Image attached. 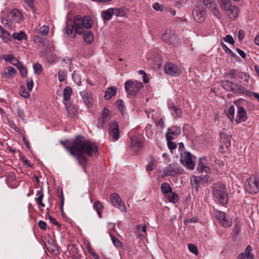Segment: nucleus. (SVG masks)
I'll use <instances>...</instances> for the list:
<instances>
[{
    "mask_svg": "<svg viewBox=\"0 0 259 259\" xmlns=\"http://www.w3.org/2000/svg\"><path fill=\"white\" fill-rule=\"evenodd\" d=\"M137 230L139 233H146L147 230L146 226L145 225H139L137 226Z\"/></svg>",
    "mask_w": 259,
    "mask_h": 259,
    "instance_id": "62",
    "label": "nucleus"
},
{
    "mask_svg": "<svg viewBox=\"0 0 259 259\" xmlns=\"http://www.w3.org/2000/svg\"><path fill=\"white\" fill-rule=\"evenodd\" d=\"M206 12L200 4L197 5L193 11V17L194 20L199 23L203 22L205 18Z\"/></svg>",
    "mask_w": 259,
    "mask_h": 259,
    "instance_id": "9",
    "label": "nucleus"
},
{
    "mask_svg": "<svg viewBox=\"0 0 259 259\" xmlns=\"http://www.w3.org/2000/svg\"><path fill=\"white\" fill-rule=\"evenodd\" d=\"M245 188L250 194H255L259 191V180L256 177H251L247 179Z\"/></svg>",
    "mask_w": 259,
    "mask_h": 259,
    "instance_id": "7",
    "label": "nucleus"
},
{
    "mask_svg": "<svg viewBox=\"0 0 259 259\" xmlns=\"http://www.w3.org/2000/svg\"><path fill=\"white\" fill-rule=\"evenodd\" d=\"M0 37L5 42H8L11 40L12 36L10 33L6 30L2 25H0Z\"/></svg>",
    "mask_w": 259,
    "mask_h": 259,
    "instance_id": "22",
    "label": "nucleus"
},
{
    "mask_svg": "<svg viewBox=\"0 0 259 259\" xmlns=\"http://www.w3.org/2000/svg\"><path fill=\"white\" fill-rule=\"evenodd\" d=\"M117 88L114 87H110L105 92L104 98L105 100H110L112 97L116 95Z\"/></svg>",
    "mask_w": 259,
    "mask_h": 259,
    "instance_id": "27",
    "label": "nucleus"
},
{
    "mask_svg": "<svg viewBox=\"0 0 259 259\" xmlns=\"http://www.w3.org/2000/svg\"><path fill=\"white\" fill-rule=\"evenodd\" d=\"M124 86L126 92L132 97H135L139 90L144 87L142 82L130 80L125 81Z\"/></svg>",
    "mask_w": 259,
    "mask_h": 259,
    "instance_id": "5",
    "label": "nucleus"
},
{
    "mask_svg": "<svg viewBox=\"0 0 259 259\" xmlns=\"http://www.w3.org/2000/svg\"><path fill=\"white\" fill-rule=\"evenodd\" d=\"M109 134L114 140L117 141L119 138L118 124L115 121H112L109 124Z\"/></svg>",
    "mask_w": 259,
    "mask_h": 259,
    "instance_id": "13",
    "label": "nucleus"
},
{
    "mask_svg": "<svg viewBox=\"0 0 259 259\" xmlns=\"http://www.w3.org/2000/svg\"><path fill=\"white\" fill-rule=\"evenodd\" d=\"M166 139L168 147L170 150L171 152L172 153V150H175L177 148V145L175 143L172 141V139L171 138L167 136V139Z\"/></svg>",
    "mask_w": 259,
    "mask_h": 259,
    "instance_id": "42",
    "label": "nucleus"
},
{
    "mask_svg": "<svg viewBox=\"0 0 259 259\" xmlns=\"http://www.w3.org/2000/svg\"><path fill=\"white\" fill-rule=\"evenodd\" d=\"M33 41L35 44L39 46H41L43 44V40L42 38L37 35L33 36Z\"/></svg>",
    "mask_w": 259,
    "mask_h": 259,
    "instance_id": "51",
    "label": "nucleus"
},
{
    "mask_svg": "<svg viewBox=\"0 0 259 259\" xmlns=\"http://www.w3.org/2000/svg\"><path fill=\"white\" fill-rule=\"evenodd\" d=\"M190 183L192 187L197 190L198 189L199 184H200L199 178L196 176H193L190 180Z\"/></svg>",
    "mask_w": 259,
    "mask_h": 259,
    "instance_id": "37",
    "label": "nucleus"
},
{
    "mask_svg": "<svg viewBox=\"0 0 259 259\" xmlns=\"http://www.w3.org/2000/svg\"><path fill=\"white\" fill-rule=\"evenodd\" d=\"M9 17L13 21L17 22L23 19V16L21 12L17 9H13L9 13Z\"/></svg>",
    "mask_w": 259,
    "mask_h": 259,
    "instance_id": "20",
    "label": "nucleus"
},
{
    "mask_svg": "<svg viewBox=\"0 0 259 259\" xmlns=\"http://www.w3.org/2000/svg\"><path fill=\"white\" fill-rule=\"evenodd\" d=\"M237 118L235 119L237 124L245 121L247 120V113L244 107L240 105L237 106Z\"/></svg>",
    "mask_w": 259,
    "mask_h": 259,
    "instance_id": "15",
    "label": "nucleus"
},
{
    "mask_svg": "<svg viewBox=\"0 0 259 259\" xmlns=\"http://www.w3.org/2000/svg\"><path fill=\"white\" fill-rule=\"evenodd\" d=\"M220 7L223 9L230 19L235 20L238 17L239 10L237 6H232L230 0H222Z\"/></svg>",
    "mask_w": 259,
    "mask_h": 259,
    "instance_id": "4",
    "label": "nucleus"
},
{
    "mask_svg": "<svg viewBox=\"0 0 259 259\" xmlns=\"http://www.w3.org/2000/svg\"><path fill=\"white\" fill-rule=\"evenodd\" d=\"M46 246L48 251L52 252L55 255L58 254L59 252L57 246L54 243L53 240L52 239L48 240V242L46 244Z\"/></svg>",
    "mask_w": 259,
    "mask_h": 259,
    "instance_id": "21",
    "label": "nucleus"
},
{
    "mask_svg": "<svg viewBox=\"0 0 259 259\" xmlns=\"http://www.w3.org/2000/svg\"><path fill=\"white\" fill-rule=\"evenodd\" d=\"M116 105L118 107L119 110L122 114L123 115L125 110V107L123 101L121 99H118L116 101Z\"/></svg>",
    "mask_w": 259,
    "mask_h": 259,
    "instance_id": "40",
    "label": "nucleus"
},
{
    "mask_svg": "<svg viewBox=\"0 0 259 259\" xmlns=\"http://www.w3.org/2000/svg\"><path fill=\"white\" fill-rule=\"evenodd\" d=\"M12 37L14 39L19 41L22 40H26L27 39V35L26 33L23 31H21L18 33L15 32L13 33Z\"/></svg>",
    "mask_w": 259,
    "mask_h": 259,
    "instance_id": "29",
    "label": "nucleus"
},
{
    "mask_svg": "<svg viewBox=\"0 0 259 259\" xmlns=\"http://www.w3.org/2000/svg\"><path fill=\"white\" fill-rule=\"evenodd\" d=\"M188 249L189 251L195 255H197L198 254V250L197 247L196 245L193 244H188Z\"/></svg>",
    "mask_w": 259,
    "mask_h": 259,
    "instance_id": "53",
    "label": "nucleus"
},
{
    "mask_svg": "<svg viewBox=\"0 0 259 259\" xmlns=\"http://www.w3.org/2000/svg\"><path fill=\"white\" fill-rule=\"evenodd\" d=\"M67 110L70 116H75L77 113V110L74 106H68L67 107Z\"/></svg>",
    "mask_w": 259,
    "mask_h": 259,
    "instance_id": "46",
    "label": "nucleus"
},
{
    "mask_svg": "<svg viewBox=\"0 0 259 259\" xmlns=\"http://www.w3.org/2000/svg\"><path fill=\"white\" fill-rule=\"evenodd\" d=\"M1 22L5 27L11 29L12 28V25L9 22L7 19H5L3 18L1 19Z\"/></svg>",
    "mask_w": 259,
    "mask_h": 259,
    "instance_id": "58",
    "label": "nucleus"
},
{
    "mask_svg": "<svg viewBox=\"0 0 259 259\" xmlns=\"http://www.w3.org/2000/svg\"><path fill=\"white\" fill-rule=\"evenodd\" d=\"M27 88L29 91H32L33 87V81L31 78H28L27 79Z\"/></svg>",
    "mask_w": 259,
    "mask_h": 259,
    "instance_id": "57",
    "label": "nucleus"
},
{
    "mask_svg": "<svg viewBox=\"0 0 259 259\" xmlns=\"http://www.w3.org/2000/svg\"><path fill=\"white\" fill-rule=\"evenodd\" d=\"M221 46L226 53L230 54L234 58H236L237 57V55L233 52L232 51L230 50L225 44L222 43Z\"/></svg>",
    "mask_w": 259,
    "mask_h": 259,
    "instance_id": "47",
    "label": "nucleus"
},
{
    "mask_svg": "<svg viewBox=\"0 0 259 259\" xmlns=\"http://www.w3.org/2000/svg\"><path fill=\"white\" fill-rule=\"evenodd\" d=\"M110 237L113 243L116 247H120L122 246V243L115 236L110 235Z\"/></svg>",
    "mask_w": 259,
    "mask_h": 259,
    "instance_id": "48",
    "label": "nucleus"
},
{
    "mask_svg": "<svg viewBox=\"0 0 259 259\" xmlns=\"http://www.w3.org/2000/svg\"><path fill=\"white\" fill-rule=\"evenodd\" d=\"M162 39L167 44L176 45L178 42V36L171 30H166L162 36Z\"/></svg>",
    "mask_w": 259,
    "mask_h": 259,
    "instance_id": "12",
    "label": "nucleus"
},
{
    "mask_svg": "<svg viewBox=\"0 0 259 259\" xmlns=\"http://www.w3.org/2000/svg\"><path fill=\"white\" fill-rule=\"evenodd\" d=\"M165 176H176L183 174V169L177 163H171L163 170Z\"/></svg>",
    "mask_w": 259,
    "mask_h": 259,
    "instance_id": "6",
    "label": "nucleus"
},
{
    "mask_svg": "<svg viewBox=\"0 0 259 259\" xmlns=\"http://www.w3.org/2000/svg\"><path fill=\"white\" fill-rule=\"evenodd\" d=\"M234 114H235V108L233 105H232L229 108V110L227 112V115L228 117L231 121H232V120L234 119Z\"/></svg>",
    "mask_w": 259,
    "mask_h": 259,
    "instance_id": "44",
    "label": "nucleus"
},
{
    "mask_svg": "<svg viewBox=\"0 0 259 259\" xmlns=\"http://www.w3.org/2000/svg\"><path fill=\"white\" fill-rule=\"evenodd\" d=\"M205 157H201L199 158V164L197 168V170L200 172H205L207 174L209 173L210 168L202 163V160L205 159Z\"/></svg>",
    "mask_w": 259,
    "mask_h": 259,
    "instance_id": "28",
    "label": "nucleus"
},
{
    "mask_svg": "<svg viewBox=\"0 0 259 259\" xmlns=\"http://www.w3.org/2000/svg\"><path fill=\"white\" fill-rule=\"evenodd\" d=\"M161 192L165 196L169 192H171L172 188L169 184L167 183H163L161 184L160 187Z\"/></svg>",
    "mask_w": 259,
    "mask_h": 259,
    "instance_id": "36",
    "label": "nucleus"
},
{
    "mask_svg": "<svg viewBox=\"0 0 259 259\" xmlns=\"http://www.w3.org/2000/svg\"><path fill=\"white\" fill-rule=\"evenodd\" d=\"M165 71L167 74L171 76H177L181 73V69L177 65L170 62L165 64Z\"/></svg>",
    "mask_w": 259,
    "mask_h": 259,
    "instance_id": "14",
    "label": "nucleus"
},
{
    "mask_svg": "<svg viewBox=\"0 0 259 259\" xmlns=\"http://www.w3.org/2000/svg\"><path fill=\"white\" fill-rule=\"evenodd\" d=\"M221 140L223 141V146L229 148L231 146V137L226 134H223L221 135Z\"/></svg>",
    "mask_w": 259,
    "mask_h": 259,
    "instance_id": "31",
    "label": "nucleus"
},
{
    "mask_svg": "<svg viewBox=\"0 0 259 259\" xmlns=\"http://www.w3.org/2000/svg\"><path fill=\"white\" fill-rule=\"evenodd\" d=\"M251 250V247L250 245H248L246 248L245 253H246L247 254L248 257L249 256L250 259H253V255L250 253Z\"/></svg>",
    "mask_w": 259,
    "mask_h": 259,
    "instance_id": "61",
    "label": "nucleus"
},
{
    "mask_svg": "<svg viewBox=\"0 0 259 259\" xmlns=\"http://www.w3.org/2000/svg\"><path fill=\"white\" fill-rule=\"evenodd\" d=\"M112 11L111 8H110L102 11L101 15L104 22L111 19L112 16L113 15V14H112Z\"/></svg>",
    "mask_w": 259,
    "mask_h": 259,
    "instance_id": "24",
    "label": "nucleus"
},
{
    "mask_svg": "<svg viewBox=\"0 0 259 259\" xmlns=\"http://www.w3.org/2000/svg\"><path fill=\"white\" fill-rule=\"evenodd\" d=\"M198 177L199 178L200 183L201 184L207 183L210 179V177L208 174H206V175H200Z\"/></svg>",
    "mask_w": 259,
    "mask_h": 259,
    "instance_id": "43",
    "label": "nucleus"
},
{
    "mask_svg": "<svg viewBox=\"0 0 259 259\" xmlns=\"http://www.w3.org/2000/svg\"><path fill=\"white\" fill-rule=\"evenodd\" d=\"M110 200L111 204L116 208L120 209L122 212H126L127 209L125 203L123 202L119 195L114 193L110 195Z\"/></svg>",
    "mask_w": 259,
    "mask_h": 259,
    "instance_id": "8",
    "label": "nucleus"
},
{
    "mask_svg": "<svg viewBox=\"0 0 259 259\" xmlns=\"http://www.w3.org/2000/svg\"><path fill=\"white\" fill-rule=\"evenodd\" d=\"M58 191H59L58 193H59V197L60 203V209H61V211L62 212L63 211V206L64 202V198L63 196V191H62V189H61L60 191H59V190H58Z\"/></svg>",
    "mask_w": 259,
    "mask_h": 259,
    "instance_id": "52",
    "label": "nucleus"
},
{
    "mask_svg": "<svg viewBox=\"0 0 259 259\" xmlns=\"http://www.w3.org/2000/svg\"><path fill=\"white\" fill-rule=\"evenodd\" d=\"M167 105L173 116L177 118H180L182 117L183 114L182 110L180 108L177 107L172 101H169L168 102Z\"/></svg>",
    "mask_w": 259,
    "mask_h": 259,
    "instance_id": "17",
    "label": "nucleus"
},
{
    "mask_svg": "<svg viewBox=\"0 0 259 259\" xmlns=\"http://www.w3.org/2000/svg\"><path fill=\"white\" fill-rule=\"evenodd\" d=\"M181 163L190 169H193L195 162L192 159V155L190 152H185L182 153L180 157Z\"/></svg>",
    "mask_w": 259,
    "mask_h": 259,
    "instance_id": "10",
    "label": "nucleus"
},
{
    "mask_svg": "<svg viewBox=\"0 0 259 259\" xmlns=\"http://www.w3.org/2000/svg\"><path fill=\"white\" fill-rule=\"evenodd\" d=\"M212 194L220 204L224 205L228 203V193L226 191L225 185L222 183L217 182L213 184Z\"/></svg>",
    "mask_w": 259,
    "mask_h": 259,
    "instance_id": "3",
    "label": "nucleus"
},
{
    "mask_svg": "<svg viewBox=\"0 0 259 259\" xmlns=\"http://www.w3.org/2000/svg\"><path fill=\"white\" fill-rule=\"evenodd\" d=\"M231 81L229 80H223L221 82V87L227 91H229V87L231 85Z\"/></svg>",
    "mask_w": 259,
    "mask_h": 259,
    "instance_id": "54",
    "label": "nucleus"
},
{
    "mask_svg": "<svg viewBox=\"0 0 259 259\" xmlns=\"http://www.w3.org/2000/svg\"><path fill=\"white\" fill-rule=\"evenodd\" d=\"M238 71L234 69H231L226 72V76L230 79L237 78V75Z\"/></svg>",
    "mask_w": 259,
    "mask_h": 259,
    "instance_id": "41",
    "label": "nucleus"
},
{
    "mask_svg": "<svg viewBox=\"0 0 259 259\" xmlns=\"http://www.w3.org/2000/svg\"><path fill=\"white\" fill-rule=\"evenodd\" d=\"M21 76L23 78H25L27 74V70L25 67H23L20 70Z\"/></svg>",
    "mask_w": 259,
    "mask_h": 259,
    "instance_id": "63",
    "label": "nucleus"
},
{
    "mask_svg": "<svg viewBox=\"0 0 259 259\" xmlns=\"http://www.w3.org/2000/svg\"><path fill=\"white\" fill-rule=\"evenodd\" d=\"M80 95L81 96L83 101L87 106H89L91 104L92 101V96L91 93L87 92L86 91H84L80 92Z\"/></svg>",
    "mask_w": 259,
    "mask_h": 259,
    "instance_id": "23",
    "label": "nucleus"
},
{
    "mask_svg": "<svg viewBox=\"0 0 259 259\" xmlns=\"http://www.w3.org/2000/svg\"><path fill=\"white\" fill-rule=\"evenodd\" d=\"M33 69H34V72L35 74H39L41 73L42 70V68L39 63H36L35 64H33Z\"/></svg>",
    "mask_w": 259,
    "mask_h": 259,
    "instance_id": "50",
    "label": "nucleus"
},
{
    "mask_svg": "<svg viewBox=\"0 0 259 259\" xmlns=\"http://www.w3.org/2000/svg\"><path fill=\"white\" fill-rule=\"evenodd\" d=\"M223 40L225 41H226L227 42H229L231 45H233L234 44V39H233V37L230 34H228L225 37H224Z\"/></svg>",
    "mask_w": 259,
    "mask_h": 259,
    "instance_id": "59",
    "label": "nucleus"
},
{
    "mask_svg": "<svg viewBox=\"0 0 259 259\" xmlns=\"http://www.w3.org/2000/svg\"><path fill=\"white\" fill-rule=\"evenodd\" d=\"M112 10V14L117 17H123L126 14L127 9L125 7H121L118 8H111Z\"/></svg>",
    "mask_w": 259,
    "mask_h": 259,
    "instance_id": "26",
    "label": "nucleus"
},
{
    "mask_svg": "<svg viewBox=\"0 0 259 259\" xmlns=\"http://www.w3.org/2000/svg\"><path fill=\"white\" fill-rule=\"evenodd\" d=\"M60 143L71 156L76 158L78 164L83 168L89 160L85 154L92 157L98 152L96 144L82 136H76L70 145L67 140H60Z\"/></svg>",
    "mask_w": 259,
    "mask_h": 259,
    "instance_id": "1",
    "label": "nucleus"
},
{
    "mask_svg": "<svg viewBox=\"0 0 259 259\" xmlns=\"http://www.w3.org/2000/svg\"><path fill=\"white\" fill-rule=\"evenodd\" d=\"M25 3L29 7L33 12L36 11L35 8L33 6L34 0H24Z\"/></svg>",
    "mask_w": 259,
    "mask_h": 259,
    "instance_id": "55",
    "label": "nucleus"
},
{
    "mask_svg": "<svg viewBox=\"0 0 259 259\" xmlns=\"http://www.w3.org/2000/svg\"><path fill=\"white\" fill-rule=\"evenodd\" d=\"M17 115L19 116L22 120H25V113L22 109L20 108H18L17 109Z\"/></svg>",
    "mask_w": 259,
    "mask_h": 259,
    "instance_id": "60",
    "label": "nucleus"
},
{
    "mask_svg": "<svg viewBox=\"0 0 259 259\" xmlns=\"http://www.w3.org/2000/svg\"><path fill=\"white\" fill-rule=\"evenodd\" d=\"M8 71V74L9 76V78L11 77H13L16 74V70L15 68L12 66H9L6 68Z\"/></svg>",
    "mask_w": 259,
    "mask_h": 259,
    "instance_id": "49",
    "label": "nucleus"
},
{
    "mask_svg": "<svg viewBox=\"0 0 259 259\" xmlns=\"http://www.w3.org/2000/svg\"><path fill=\"white\" fill-rule=\"evenodd\" d=\"M67 75V71L66 70H60L58 73V79L60 82L65 80Z\"/></svg>",
    "mask_w": 259,
    "mask_h": 259,
    "instance_id": "45",
    "label": "nucleus"
},
{
    "mask_svg": "<svg viewBox=\"0 0 259 259\" xmlns=\"http://www.w3.org/2000/svg\"><path fill=\"white\" fill-rule=\"evenodd\" d=\"M214 0H203L204 5L212 13L218 18L221 16L219 9L217 8Z\"/></svg>",
    "mask_w": 259,
    "mask_h": 259,
    "instance_id": "16",
    "label": "nucleus"
},
{
    "mask_svg": "<svg viewBox=\"0 0 259 259\" xmlns=\"http://www.w3.org/2000/svg\"><path fill=\"white\" fill-rule=\"evenodd\" d=\"M215 216L219 223L223 227L228 228L232 225V219L227 216L225 212L217 210L215 212Z\"/></svg>",
    "mask_w": 259,
    "mask_h": 259,
    "instance_id": "11",
    "label": "nucleus"
},
{
    "mask_svg": "<svg viewBox=\"0 0 259 259\" xmlns=\"http://www.w3.org/2000/svg\"><path fill=\"white\" fill-rule=\"evenodd\" d=\"M181 133V130L180 127L176 126L169 127L168 128L167 133L165 134V138L167 139V136H168L173 139L180 135Z\"/></svg>",
    "mask_w": 259,
    "mask_h": 259,
    "instance_id": "18",
    "label": "nucleus"
},
{
    "mask_svg": "<svg viewBox=\"0 0 259 259\" xmlns=\"http://www.w3.org/2000/svg\"><path fill=\"white\" fill-rule=\"evenodd\" d=\"M93 26V21L89 16L83 18L80 15L74 17L73 23L69 26L67 23L65 28L67 34L72 38H75L76 34H81L83 32V28L89 29Z\"/></svg>",
    "mask_w": 259,
    "mask_h": 259,
    "instance_id": "2",
    "label": "nucleus"
},
{
    "mask_svg": "<svg viewBox=\"0 0 259 259\" xmlns=\"http://www.w3.org/2000/svg\"><path fill=\"white\" fill-rule=\"evenodd\" d=\"M36 196L37 197H35V199L37 205L40 206L41 207H45V204L42 202L44 195L43 193L42 187L40 188V190H38L36 192Z\"/></svg>",
    "mask_w": 259,
    "mask_h": 259,
    "instance_id": "25",
    "label": "nucleus"
},
{
    "mask_svg": "<svg viewBox=\"0 0 259 259\" xmlns=\"http://www.w3.org/2000/svg\"><path fill=\"white\" fill-rule=\"evenodd\" d=\"M109 116H110L109 110L107 108L104 107V108L103 109L102 116V121L103 123L108 120Z\"/></svg>",
    "mask_w": 259,
    "mask_h": 259,
    "instance_id": "38",
    "label": "nucleus"
},
{
    "mask_svg": "<svg viewBox=\"0 0 259 259\" xmlns=\"http://www.w3.org/2000/svg\"><path fill=\"white\" fill-rule=\"evenodd\" d=\"M93 207L94 209H95L97 211L99 217L101 218L102 213L103 209L104 208V206H103V205L101 203V202L100 201H97L94 202Z\"/></svg>",
    "mask_w": 259,
    "mask_h": 259,
    "instance_id": "33",
    "label": "nucleus"
},
{
    "mask_svg": "<svg viewBox=\"0 0 259 259\" xmlns=\"http://www.w3.org/2000/svg\"><path fill=\"white\" fill-rule=\"evenodd\" d=\"M152 7L156 11L162 12L163 10V5L157 2L154 3Z\"/></svg>",
    "mask_w": 259,
    "mask_h": 259,
    "instance_id": "56",
    "label": "nucleus"
},
{
    "mask_svg": "<svg viewBox=\"0 0 259 259\" xmlns=\"http://www.w3.org/2000/svg\"><path fill=\"white\" fill-rule=\"evenodd\" d=\"M38 227L42 230H46L47 229V225L46 222L42 221H39L38 222Z\"/></svg>",
    "mask_w": 259,
    "mask_h": 259,
    "instance_id": "64",
    "label": "nucleus"
},
{
    "mask_svg": "<svg viewBox=\"0 0 259 259\" xmlns=\"http://www.w3.org/2000/svg\"><path fill=\"white\" fill-rule=\"evenodd\" d=\"M72 94V89L70 86H67L63 91V100L65 101H69L71 95Z\"/></svg>",
    "mask_w": 259,
    "mask_h": 259,
    "instance_id": "32",
    "label": "nucleus"
},
{
    "mask_svg": "<svg viewBox=\"0 0 259 259\" xmlns=\"http://www.w3.org/2000/svg\"><path fill=\"white\" fill-rule=\"evenodd\" d=\"M81 34H83V39L86 42L91 44L93 42V35L90 31L83 30V32Z\"/></svg>",
    "mask_w": 259,
    "mask_h": 259,
    "instance_id": "34",
    "label": "nucleus"
},
{
    "mask_svg": "<svg viewBox=\"0 0 259 259\" xmlns=\"http://www.w3.org/2000/svg\"><path fill=\"white\" fill-rule=\"evenodd\" d=\"M49 31V27L46 25L41 26L39 29H35V32L42 36H47Z\"/></svg>",
    "mask_w": 259,
    "mask_h": 259,
    "instance_id": "35",
    "label": "nucleus"
},
{
    "mask_svg": "<svg viewBox=\"0 0 259 259\" xmlns=\"http://www.w3.org/2000/svg\"><path fill=\"white\" fill-rule=\"evenodd\" d=\"M156 163L153 157L150 158L148 164L146 166V169L148 171L152 170L156 167Z\"/></svg>",
    "mask_w": 259,
    "mask_h": 259,
    "instance_id": "39",
    "label": "nucleus"
},
{
    "mask_svg": "<svg viewBox=\"0 0 259 259\" xmlns=\"http://www.w3.org/2000/svg\"><path fill=\"white\" fill-rule=\"evenodd\" d=\"M165 197L170 202L176 203L179 200V195L171 191L165 196Z\"/></svg>",
    "mask_w": 259,
    "mask_h": 259,
    "instance_id": "30",
    "label": "nucleus"
},
{
    "mask_svg": "<svg viewBox=\"0 0 259 259\" xmlns=\"http://www.w3.org/2000/svg\"><path fill=\"white\" fill-rule=\"evenodd\" d=\"M131 147L135 152H137L143 147L142 142L136 136L131 138Z\"/></svg>",
    "mask_w": 259,
    "mask_h": 259,
    "instance_id": "19",
    "label": "nucleus"
}]
</instances>
